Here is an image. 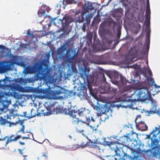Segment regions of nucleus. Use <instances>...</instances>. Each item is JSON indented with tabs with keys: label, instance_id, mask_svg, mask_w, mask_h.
<instances>
[{
	"label": "nucleus",
	"instance_id": "10",
	"mask_svg": "<svg viewBox=\"0 0 160 160\" xmlns=\"http://www.w3.org/2000/svg\"><path fill=\"white\" fill-rule=\"evenodd\" d=\"M11 115L7 114L5 115L3 117H0V124L1 125H5L6 124H9V127L12 126L16 125L18 122H11Z\"/></svg>",
	"mask_w": 160,
	"mask_h": 160
},
{
	"label": "nucleus",
	"instance_id": "46",
	"mask_svg": "<svg viewBox=\"0 0 160 160\" xmlns=\"http://www.w3.org/2000/svg\"><path fill=\"white\" fill-rule=\"evenodd\" d=\"M19 143L21 145H24L25 144V143L24 142H22L21 141H19Z\"/></svg>",
	"mask_w": 160,
	"mask_h": 160
},
{
	"label": "nucleus",
	"instance_id": "7",
	"mask_svg": "<svg viewBox=\"0 0 160 160\" xmlns=\"http://www.w3.org/2000/svg\"><path fill=\"white\" fill-rule=\"evenodd\" d=\"M48 104V102L46 103L45 107L46 108L47 112H44V110H42V112L44 115H49L51 114H58L62 112V108L58 106L55 107V105L54 103L50 104V102Z\"/></svg>",
	"mask_w": 160,
	"mask_h": 160
},
{
	"label": "nucleus",
	"instance_id": "32",
	"mask_svg": "<svg viewBox=\"0 0 160 160\" xmlns=\"http://www.w3.org/2000/svg\"><path fill=\"white\" fill-rule=\"evenodd\" d=\"M94 120L96 121L93 122L92 121H91V122H92L93 123V127H98L99 125L98 120L94 119Z\"/></svg>",
	"mask_w": 160,
	"mask_h": 160
},
{
	"label": "nucleus",
	"instance_id": "26",
	"mask_svg": "<svg viewBox=\"0 0 160 160\" xmlns=\"http://www.w3.org/2000/svg\"><path fill=\"white\" fill-rule=\"evenodd\" d=\"M8 95L11 96L15 98H18L19 97V95L18 93L15 92H11L9 93H8Z\"/></svg>",
	"mask_w": 160,
	"mask_h": 160
},
{
	"label": "nucleus",
	"instance_id": "43",
	"mask_svg": "<svg viewBox=\"0 0 160 160\" xmlns=\"http://www.w3.org/2000/svg\"><path fill=\"white\" fill-rule=\"evenodd\" d=\"M41 16H44V15L45 13H46L45 10H42L40 12Z\"/></svg>",
	"mask_w": 160,
	"mask_h": 160
},
{
	"label": "nucleus",
	"instance_id": "53",
	"mask_svg": "<svg viewBox=\"0 0 160 160\" xmlns=\"http://www.w3.org/2000/svg\"><path fill=\"white\" fill-rule=\"evenodd\" d=\"M108 23L109 24H111V21H109L108 22Z\"/></svg>",
	"mask_w": 160,
	"mask_h": 160
},
{
	"label": "nucleus",
	"instance_id": "3",
	"mask_svg": "<svg viewBox=\"0 0 160 160\" xmlns=\"http://www.w3.org/2000/svg\"><path fill=\"white\" fill-rule=\"evenodd\" d=\"M151 140V149L149 152L152 158L156 159H160V127L158 125L150 132L148 135Z\"/></svg>",
	"mask_w": 160,
	"mask_h": 160
},
{
	"label": "nucleus",
	"instance_id": "42",
	"mask_svg": "<svg viewBox=\"0 0 160 160\" xmlns=\"http://www.w3.org/2000/svg\"><path fill=\"white\" fill-rule=\"evenodd\" d=\"M26 136H29V139H31V138L33 136V134L31 132H29Z\"/></svg>",
	"mask_w": 160,
	"mask_h": 160
},
{
	"label": "nucleus",
	"instance_id": "59",
	"mask_svg": "<svg viewBox=\"0 0 160 160\" xmlns=\"http://www.w3.org/2000/svg\"><path fill=\"white\" fill-rule=\"evenodd\" d=\"M106 73V74L108 76H109V75H108V73Z\"/></svg>",
	"mask_w": 160,
	"mask_h": 160
},
{
	"label": "nucleus",
	"instance_id": "34",
	"mask_svg": "<svg viewBox=\"0 0 160 160\" xmlns=\"http://www.w3.org/2000/svg\"><path fill=\"white\" fill-rule=\"evenodd\" d=\"M27 37H30L32 39L34 37L32 33H31L30 31H28L27 32Z\"/></svg>",
	"mask_w": 160,
	"mask_h": 160
},
{
	"label": "nucleus",
	"instance_id": "17",
	"mask_svg": "<svg viewBox=\"0 0 160 160\" xmlns=\"http://www.w3.org/2000/svg\"><path fill=\"white\" fill-rule=\"evenodd\" d=\"M78 95L79 97H82V98H87V97L88 96L87 88L85 86H83L81 87Z\"/></svg>",
	"mask_w": 160,
	"mask_h": 160
},
{
	"label": "nucleus",
	"instance_id": "44",
	"mask_svg": "<svg viewBox=\"0 0 160 160\" xmlns=\"http://www.w3.org/2000/svg\"><path fill=\"white\" fill-rule=\"evenodd\" d=\"M23 140H24L25 139H28V138H29V136H25V137H21V138Z\"/></svg>",
	"mask_w": 160,
	"mask_h": 160
},
{
	"label": "nucleus",
	"instance_id": "22",
	"mask_svg": "<svg viewBox=\"0 0 160 160\" xmlns=\"http://www.w3.org/2000/svg\"><path fill=\"white\" fill-rule=\"evenodd\" d=\"M88 89H89V92L92 96L94 97L97 95V93L96 90L94 89H92V85L88 83Z\"/></svg>",
	"mask_w": 160,
	"mask_h": 160
},
{
	"label": "nucleus",
	"instance_id": "21",
	"mask_svg": "<svg viewBox=\"0 0 160 160\" xmlns=\"http://www.w3.org/2000/svg\"><path fill=\"white\" fill-rule=\"evenodd\" d=\"M90 71L89 68H85L83 72L81 74V77L83 79H88V73Z\"/></svg>",
	"mask_w": 160,
	"mask_h": 160
},
{
	"label": "nucleus",
	"instance_id": "52",
	"mask_svg": "<svg viewBox=\"0 0 160 160\" xmlns=\"http://www.w3.org/2000/svg\"><path fill=\"white\" fill-rule=\"evenodd\" d=\"M32 112H33V109H32L31 110V114L32 115Z\"/></svg>",
	"mask_w": 160,
	"mask_h": 160
},
{
	"label": "nucleus",
	"instance_id": "48",
	"mask_svg": "<svg viewBox=\"0 0 160 160\" xmlns=\"http://www.w3.org/2000/svg\"><path fill=\"white\" fill-rule=\"evenodd\" d=\"M5 47L2 45H0V49H4Z\"/></svg>",
	"mask_w": 160,
	"mask_h": 160
},
{
	"label": "nucleus",
	"instance_id": "8",
	"mask_svg": "<svg viewBox=\"0 0 160 160\" xmlns=\"http://www.w3.org/2000/svg\"><path fill=\"white\" fill-rule=\"evenodd\" d=\"M90 111L88 109H85L83 116V118H85V121H83L82 120H80V122L83 124H86L87 125L89 126V124L91 122V121L93 122L96 121L94 120V118L92 117H91V119H90Z\"/></svg>",
	"mask_w": 160,
	"mask_h": 160
},
{
	"label": "nucleus",
	"instance_id": "37",
	"mask_svg": "<svg viewBox=\"0 0 160 160\" xmlns=\"http://www.w3.org/2000/svg\"><path fill=\"white\" fill-rule=\"evenodd\" d=\"M146 10H150L149 0H147V7L146 8Z\"/></svg>",
	"mask_w": 160,
	"mask_h": 160
},
{
	"label": "nucleus",
	"instance_id": "54",
	"mask_svg": "<svg viewBox=\"0 0 160 160\" xmlns=\"http://www.w3.org/2000/svg\"><path fill=\"white\" fill-rule=\"evenodd\" d=\"M120 106H121V105H118V108L120 107Z\"/></svg>",
	"mask_w": 160,
	"mask_h": 160
},
{
	"label": "nucleus",
	"instance_id": "35",
	"mask_svg": "<svg viewBox=\"0 0 160 160\" xmlns=\"http://www.w3.org/2000/svg\"><path fill=\"white\" fill-rule=\"evenodd\" d=\"M63 2L66 4H68L72 3L73 1L72 0H63Z\"/></svg>",
	"mask_w": 160,
	"mask_h": 160
},
{
	"label": "nucleus",
	"instance_id": "5",
	"mask_svg": "<svg viewBox=\"0 0 160 160\" xmlns=\"http://www.w3.org/2000/svg\"><path fill=\"white\" fill-rule=\"evenodd\" d=\"M138 134L135 132H132L131 134L128 133L127 135L122 136L119 138L118 140L121 143H122L125 145L128 146H131L132 148H133L132 146L134 144L139 143L138 141H136L138 138Z\"/></svg>",
	"mask_w": 160,
	"mask_h": 160
},
{
	"label": "nucleus",
	"instance_id": "64",
	"mask_svg": "<svg viewBox=\"0 0 160 160\" xmlns=\"http://www.w3.org/2000/svg\"><path fill=\"white\" fill-rule=\"evenodd\" d=\"M146 63H148V61H147L146 62Z\"/></svg>",
	"mask_w": 160,
	"mask_h": 160
},
{
	"label": "nucleus",
	"instance_id": "36",
	"mask_svg": "<svg viewBox=\"0 0 160 160\" xmlns=\"http://www.w3.org/2000/svg\"><path fill=\"white\" fill-rule=\"evenodd\" d=\"M93 144H94V145H93V149H94V150H96V152H97V151H99V148L98 147L95 145V143H93Z\"/></svg>",
	"mask_w": 160,
	"mask_h": 160
},
{
	"label": "nucleus",
	"instance_id": "24",
	"mask_svg": "<svg viewBox=\"0 0 160 160\" xmlns=\"http://www.w3.org/2000/svg\"><path fill=\"white\" fill-rule=\"evenodd\" d=\"M92 142H87L86 143H85L83 141L82 142L80 145H78V148H80V147H82V148H84L86 146H90V144L92 143Z\"/></svg>",
	"mask_w": 160,
	"mask_h": 160
},
{
	"label": "nucleus",
	"instance_id": "28",
	"mask_svg": "<svg viewBox=\"0 0 160 160\" xmlns=\"http://www.w3.org/2000/svg\"><path fill=\"white\" fill-rule=\"evenodd\" d=\"M62 22L63 24L68 25L69 23L68 18L67 16H64L62 18Z\"/></svg>",
	"mask_w": 160,
	"mask_h": 160
},
{
	"label": "nucleus",
	"instance_id": "11",
	"mask_svg": "<svg viewBox=\"0 0 160 160\" xmlns=\"http://www.w3.org/2000/svg\"><path fill=\"white\" fill-rule=\"evenodd\" d=\"M66 110L67 111V110ZM77 112V110L74 109L68 111V114L72 118V122L73 124H78L80 121V120H79L78 118L77 117L76 113ZM65 114H68L67 111L65 112Z\"/></svg>",
	"mask_w": 160,
	"mask_h": 160
},
{
	"label": "nucleus",
	"instance_id": "56",
	"mask_svg": "<svg viewBox=\"0 0 160 160\" xmlns=\"http://www.w3.org/2000/svg\"><path fill=\"white\" fill-rule=\"evenodd\" d=\"M132 136H133L132 137L134 139V138H135V137L134 135H133V136L132 135Z\"/></svg>",
	"mask_w": 160,
	"mask_h": 160
},
{
	"label": "nucleus",
	"instance_id": "12",
	"mask_svg": "<svg viewBox=\"0 0 160 160\" xmlns=\"http://www.w3.org/2000/svg\"><path fill=\"white\" fill-rule=\"evenodd\" d=\"M151 102L152 105V108L149 111H147V112L148 115L150 116L151 114H154L155 113L158 109L157 108V105L155 102V100H154L152 98L149 100Z\"/></svg>",
	"mask_w": 160,
	"mask_h": 160
},
{
	"label": "nucleus",
	"instance_id": "19",
	"mask_svg": "<svg viewBox=\"0 0 160 160\" xmlns=\"http://www.w3.org/2000/svg\"><path fill=\"white\" fill-rule=\"evenodd\" d=\"M83 8L84 10L86 11H88L89 10H92L94 8L92 5L88 2H86L84 5Z\"/></svg>",
	"mask_w": 160,
	"mask_h": 160
},
{
	"label": "nucleus",
	"instance_id": "20",
	"mask_svg": "<svg viewBox=\"0 0 160 160\" xmlns=\"http://www.w3.org/2000/svg\"><path fill=\"white\" fill-rule=\"evenodd\" d=\"M24 122V120H20L19 119L18 120V121H16L15 122H18V123H17V124H19L20 125L22 126V128H21L20 130L18 131V132H21L22 133L24 134L25 133V132L24 131L25 127L24 125H23V123Z\"/></svg>",
	"mask_w": 160,
	"mask_h": 160
},
{
	"label": "nucleus",
	"instance_id": "31",
	"mask_svg": "<svg viewBox=\"0 0 160 160\" xmlns=\"http://www.w3.org/2000/svg\"><path fill=\"white\" fill-rule=\"evenodd\" d=\"M149 81L151 82L152 85H153L155 88H160V86H158L155 83L154 81L152 78L151 77L149 78Z\"/></svg>",
	"mask_w": 160,
	"mask_h": 160
},
{
	"label": "nucleus",
	"instance_id": "13",
	"mask_svg": "<svg viewBox=\"0 0 160 160\" xmlns=\"http://www.w3.org/2000/svg\"><path fill=\"white\" fill-rule=\"evenodd\" d=\"M102 77H103V79L102 81H103V82H105L106 84L103 85L104 89L106 91H110L111 92H112L114 93H116L117 92V89L116 88H113L110 87H109V85L106 83V78H105V75L103 73L102 74Z\"/></svg>",
	"mask_w": 160,
	"mask_h": 160
},
{
	"label": "nucleus",
	"instance_id": "1",
	"mask_svg": "<svg viewBox=\"0 0 160 160\" xmlns=\"http://www.w3.org/2000/svg\"><path fill=\"white\" fill-rule=\"evenodd\" d=\"M152 97L148 89L147 88H143L141 86L137 88L135 91L130 97L127 94H124L121 97L116 99V102H129L134 100L139 102L144 101L146 100H150Z\"/></svg>",
	"mask_w": 160,
	"mask_h": 160
},
{
	"label": "nucleus",
	"instance_id": "58",
	"mask_svg": "<svg viewBox=\"0 0 160 160\" xmlns=\"http://www.w3.org/2000/svg\"><path fill=\"white\" fill-rule=\"evenodd\" d=\"M149 72L150 74H151V72L150 70L149 71Z\"/></svg>",
	"mask_w": 160,
	"mask_h": 160
},
{
	"label": "nucleus",
	"instance_id": "38",
	"mask_svg": "<svg viewBox=\"0 0 160 160\" xmlns=\"http://www.w3.org/2000/svg\"><path fill=\"white\" fill-rule=\"evenodd\" d=\"M82 30L84 32H85L86 30V26L85 24H83L82 26Z\"/></svg>",
	"mask_w": 160,
	"mask_h": 160
},
{
	"label": "nucleus",
	"instance_id": "39",
	"mask_svg": "<svg viewBox=\"0 0 160 160\" xmlns=\"http://www.w3.org/2000/svg\"><path fill=\"white\" fill-rule=\"evenodd\" d=\"M18 151H19V153H20L21 154H22V155L23 157H26V156H27V155H23V153L22 152V150H21V149H18Z\"/></svg>",
	"mask_w": 160,
	"mask_h": 160
},
{
	"label": "nucleus",
	"instance_id": "61",
	"mask_svg": "<svg viewBox=\"0 0 160 160\" xmlns=\"http://www.w3.org/2000/svg\"><path fill=\"white\" fill-rule=\"evenodd\" d=\"M73 93H73V95H74L75 94V92H73Z\"/></svg>",
	"mask_w": 160,
	"mask_h": 160
},
{
	"label": "nucleus",
	"instance_id": "27",
	"mask_svg": "<svg viewBox=\"0 0 160 160\" xmlns=\"http://www.w3.org/2000/svg\"><path fill=\"white\" fill-rule=\"evenodd\" d=\"M121 27L120 26H118V27L117 37L118 39L120 38L121 35Z\"/></svg>",
	"mask_w": 160,
	"mask_h": 160
},
{
	"label": "nucleus",
	"instance_id": "18",
	"mask_svg": "<svg viewBox=\"0 0 160 160\" xmlns=\"http://www.w3.org/2000/svg\"><path fill=\"white\" fill-rule=\"evenodd\" d=\"M10 65L3 64H0V73H4L9 70Z\"/></svg>",
	"mask_w": 160,
	"mask_h": 160
},
{
	"label": "nucleus",
	"instance_id": "6",
	"mask_svg": "<svg viewBox=\"0 0 160 160\" xmlns=\"http://www.w3.org/2000/svg\"><path fill=\"white\" fill-rule=\"evenodd\" d=\"M106 144L107 146H108L111 149L114 150L116 152V155L118 156H120V153L118 152L125 153V150H126L125 147H128L122 143H120L118 140L116 142H106Z\"/></svg>",
	"mask_w": 160,
	"mask_h": 160
},
{
	"label": "nucleus",
	"instance_id": "57",
	"mask_svg": "<svg viewBox=\"0 0 160 160\" xmlns=\"http://www.w3.org/2000/svg\"><path fill=\"white\" fill-rule=\"evenodd\" d=\"M42 156H44L45 157H46V155H45V154H44L42 155Z\"/></svg>",
	"mask_w": 160,
	"mask_h": 160
},
{
	"label": "nucleus",
	"instance_id": "51",
	"mask_svg": "<svg viewBox=\"0 0 160 160\" xmlns=\"http://www.w3.org/2000/svg\"><path fill=\"white\" fill-rule=\"evenodd\" d=\"M23 160H27V159L25 157Z\"/></svg>",
	"mask_w": 160,
	"mask_h": 160
},
{
	"label": "nucleus",
	"instance_id": "2",
	"mask_svg": "<svg viewBox=\"0 0 160 160\" xmlns=\"http://www.w3.org/2000/svg\"><path fill=\"white\" fill-rule=\"evenodd\" d=\"M133 148H131L128 147H125L126 151L121 160H139V157L142 155L147 153L149 149L146 150L143 148L144 145L141 141L136 145L132 146Z\"/></svg>",
	"mask_w": 160,
	"mask_h": 160
},
{
	"label": "nucleus",
	"instance_id": "62",
	"mask_svg": "<svg viewBox=\"0 0 160 160\" xmlns=\"http://www.w3.org/2000/svg\"><path fill=\"white\" fill-rule=\"evenodd\" d=\"M36 116V115H33L32 117H34V116Z\"/></svg>",
	"mask_w": 160,
	"mask_h": 160
},
{
	"label": "nucleus",
	"instance_id": "4",
	"mask_svg": "<svg viewBox=\"0 0 160 160\" xmlns=\"http://www.w3.org/2000/svg\"><path fill=\"white\" fill-rule=\"evenodd\" d=\"M33 70L34 72L38 73L37 77L38 79L49 81L53 78L51 70L47 67L43 68L42 65L38 64L33 67Z\"/></svg>",
	"mask_w": 160,
	"mask_h": 160
},
{
	"label": "nucleus",
	"instance_id": "63",
	"mask_svg": "<svg viewBox=\"0 0 160 160\" xmlns=\"http://www.w3.org/2000/svg\"><path fill=\"white\" fill-rule=\"evenodd\" d=\"M138 52V51L137 50L136 51V53H137Z\"/></svg>",
	"mask_w": 160,
	"mask_h": 160
},
{
	"label": "nucleus",
	"instance_id": "15",
	"mask_svg": "<svg viewBox=\"0 0 160 160\" xmlns=\"http://www.w3.org/2000/svg\"><path fill=\"white\" fill-rule=\"evenodd\" d=\"M62 92L61 90L50 91L48 93V97L49 98L54 99L57 95H58L63 93Z\"/></svg>",
	"mask_w": 160,
	"mask_h": 160
},
{
	"label": "nucleus",
	"instance_id": "30",
	"mask_svg": "<svg viewBox=\"0 0 160 160\" xmlns=\"http://www.w3.org/2000/svg\"><path fill=\"white\" fill-rule=\"evenodd\" d=\"M102 110H101L102 113H105L107 112H108L110 108L107 107L106 106H104L103 107H102Z\"/></svg>",
	"mask_w": 160,
	"mask_h": 160
},
{
	"label": "nucleus",
	"instance_id": "47",
	"mask_svg": "<svg viewBox=\"0 0 160 160\" xmlns=\"http://www.w3.org/2000/svg\"><path fill=\"white\" fill-rule=\"evenodd\" d=\"M135 47H132L130 48V52H131V51L132 50H135Z\"/></svg>",
	"mask_w": 160,
	"mask_h": 160
},
{
	"label": "nucleus",
	"instance_id": "55",
	"mask_svg": "<svg viewBox=\"0 0 160 160\" xmlns=\"http://www.w3.org/2000/svg\"><path fill=\"white\" fill-rule=\"evenodd\" d=\"M122 107H125V108H127V107H127V106H122Z\"/></svg>",
	"mask_w": 160,
	"mask_h": 160
},
{
	"label": "nucleus",
	"instance_id": "29",
	"mask_svg": "<svg viewBox=\"0 0 160 160\" xmlns=\"http://www.w3.org/2000/svg\"><path fill=\"white\" fill-rule=\"evenodd\" d=\"M85 109V108H81L79 109L78 110H77V112H78V115L80 117H82V118L83 116V114Z\"/></svg>",
	"mask_w": 160,
	"mask_h": 160
},
{
	"label": "nucleus",
	"instance_id": "25",
	"mask_svg": "<svg viewBox=\"0 0 160 160\" xmlns=\"http://www.w3.org/2000/svg\"><path fill=\"white\" fill-rule=\"evenodd\" d=\"M120 76L121 83L123 85L126 84L127 83V80L126 78L121 74L120 75Z\"/></svg>",
	"mask_w": 160,
	"mask_h": 160
},
{
	"label": "nucleus",
	"instance_id": "16",
	"mask_svg": "<svg viewBox=\"0 0 160 160\" xmlns=\"http://www.w3.org/2000/svg\"><path fill=\"white\" fill-rule=\"evenodd\" d=\"M136 126L138 129L141 131H146L148 130V127L144 122L140 121L136 123Z\"/></svg>",
	"mask_w": 160,
	"mask_h": 160
},
{
	"label": "nucleus",
	"instance_id": "9",
	"mask_svg": "<svg viewBox=\"0 0 160 160\" xmlns=\"http://www.w3.org/2000/svg\"><path fill=\"white\" fill-rule=\"evenodd\" d=\"M150 34V31L147 32L146 35V40L144 44V48L140 52V54L142 55H145L148 52L149 48Z\"/></svg>",
	"mask_w": 160,
	"mask_h": 160
},
{
	"label": "nucleus",
	"instance_id": "49",
	"mask_svg": "<svg viewBox=\"0 0 160 160\" xmlns=\"http://www.w3.org/2000/svg\"><path fill=\"white\" fill-rule=\"evenodd\" d=\"M27 112H24V116L25 117H28L27 115Z\"/></svg>",
	"mask_w": 160,
	"mask_h": 160
},
{
	"label": "nucleus",
	"instance_id": "50",
	"mask_svg": "<svg viewBox=\"0 0 160 160\" xmlns=\"http://www.w3.org/2000/svg\"><path fill=\"white\" fill-rule=\"evenodd\" d=\"M112 22L113 24V26H115V24L116 23V22L115 21H112Z\"/></svg>",
	"mask_w": 160,
	"mask_h": 160
},
{
	"label": "nucleus",
	"instance_id": "23",
	"mask_svg": "<svg viewBox=\"0 0 160 160\" xmlns=\"http://www.w3.org/2000/svg\"><path fill=\"white\" fill-rule=\"evenodd\" d=\"M150 10H146L145 17L146 20L148 21V23H147V26L149 24V21L150 18Z\"/></svg>",
	"mask_w": 160,
	"mask_h": 160
},
{
	"label": "nucleus",
	"instance_id": "40",
	"mask_svg": "<svg viewBox=\"0 0 160 160\" xmlns=\"http://www.w3.org/2000/svg\"><path fill=\"white\" fill-rule=\"evenodd\" d=\"M77 132L80 133H81L83 136H86V135L83 132H84V130H79Z\"/></svg>",
	"mask_w": 160,
	"mask_h": 160
},
{
	"label": "nucleus",
	"instance_id": "33",
	"mask_svg": "<svg viewBox=\"0 0 160 160\" xmlns=\"http://www.w3.org/2000/svg\"><path fill=\"white\" fill-rule=\"evenodd\" d=\"M84 14H81L79 17L78 21L79 22H82L84 21Z\"/></svg>",
	"mask_w": 160,
	"mask_h": 160
},
{
	"label": "nucleus",
	"instance_id": "60",
	"mask_svg": "<svg viewBox=\"0 0 160 160\" xmlns=\"http://www.w3.org/2000/svg\"><path fill=\"white\" fill-rule=\"evenodd\" d=\"M14 89H16V87H14Z\"/></svg>",
	"mask_w": 160,
	"mask_h": 160
},
{
	"label": "nucleus",
	"instance_id": "14",
	"mask_svg": "<svg viewBox=\"0 0 160 160\" xmlns=\"http://www.w3.org/2000/svg\"><path fill=\"white\" fill-rule=\"evenodd\" d=\"M21 138V135H17L15 136L14 135L12 134L9 137L6 136L5 137L3 140H4L6 138H7V139L6 142V145L8 143H11L12 142H15L18 139Z\"/></svg>",
	"mask_w": 160,
	"mask_h": 160
},
{
	"label": "nucleus",
	"instance_id": "45",
	"mask_svg": "<svg viewBox=\"0 0 160 160\" xmlns=\"http://www.w3.org/2000/svg\"><path fill=\"white\" fill-rule=\"evenodd\" d=\"M13 60H14V61H15V62H16L17 60L18 59V58H17V56H14V57H13Z\"/></svg>",
	"mask_w": 160,
	"mask_h": 160
},
{
	"label": "nucleus",
	"instance_id": "41",
	"mask_svg": "<svg viewBox=\"0 0 160 160\" xmlns=\"http://www.w3.org/2000/svg\"><path fill=\"white\" fill-rule=\"evenodd\" d=\"M139 118H141V116L140 115H137V117L135 119V122L136 123H137L138 122H137V120Z\"/></svg>",
	"mask_w": 160,
	"mask_h": 160
}]
</instances>
